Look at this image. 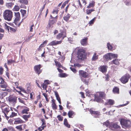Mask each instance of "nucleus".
I'll return each mask as SVG.
<instances>
[{"instance_id":"de8ad7c7","label":"nucleus","mask_w":131,"mask_h":131,"mask_svg":"<svg viewBox=\"0 0 131 131\" xmlns=\"http://www.w3.org/2000/svg\"><path fill=\"white\" fill-rule=\"evenodd\" d=\"M24 107V106L18 105L17 106L16 108L18 110L20 111L21 110H23Z\"/></svg>"},{"instance_id":"39448f33","label":"nucleus","mask_w":131,"mask_h":131,"mask_svg":"<svg viewBox=\"0 0 131 131\" xmlns=\"http://www.w3.org/2000/svg\"><path fill=\"white\" fill-rule=\"evenodd\" d=\"M105 96V94L104 92H97L95 95V101L98 102H100L102 101L101 98H103Z\"/></svg>"},{"instance_id":"f3484780","label":"nucleus","mask_w":131,"mask_h":131,"mask_svg":"<svg viewBox=\"0 0 131 131\" xmlns=\"http://www.w3.org/2000/svg\"><path fill=\"white\" fill-rule=\"evenodd\" d=\"M79 75L84 78L86 77L88 75L87 73L86 72L82 70L79 71Z\"/></svg>"},{"instance_id":"338daca9","label":"nucleus","mask_w":131,"mask_h":131,"mask_svg":"<svg viewBox=\"0 0 131 131\" xmlns=\"http://www.w3.org/2000/svg\"><path fill=\"white\" fill-rule=\"evenodd\" d=\"M42 122V126L43 125H44L46 124L45 123V120L44 119H42L41 120Z\"/></svg>"},{"instance_id":"37998d69","label":"nucleus","mask_w":131,"mask_h":131,"mask_svg":"<svg viewBox=\"0 0 131 131\" xmlns=\"http://www.w3.org/2000/svg\"><path fill=\"white\" fill-rule=\"evenodd\" d=\"M74 114V113L73 111H70L68 113V115L69 118H72L71 116Z\"/></svg>"},{"instance_id":"58836bf2","label":"nucleus","mask_w":131,"mask_h":131,"mask_svg":"<svg viewBox=\"0 0 131 131\" xmlns=\"http://www.w3.org/2000/svg\"><path fill=\"white\" fill-rule=\"evenodd\" d=\"M81 80L83 82H84L87 85H88V84L89 83V80L88 79H84L83 78H81Z\"/></svg>"},{"instance_id":"1a4fd4ad","label":"nucleus","mask_w":131,"mask_h":131,"mask_svg":"<svg viewBox=\"0 0 131 131\" xmlns=\"http://www.w3.org/2000/svg\"><path fill=\"white\" fill-rule=\"evenodd\" d=\"M14 13L15 19L14 23L15 24H17V22H18L20 18V13L19 12H15Z\"/></svg>"},{"instance_id":"6e6552de","label":"nucleus","mask_w":131,"mask_h":131,"mask_svg":"<svg viewBox=\"0 0 131 131\" xmlns=\"http://www.w3.org/2000/svg\"><path fill=\"white\" fill-rule=\"evenodd\" d=\"M42 67L41 64H38L35 66L34 67V69L36 73L39 75L42 71V70L40 69Z\"/></svg>"},{"instance_id":"cd10ccee","label":"nucleus","mask_w":131,"mask_h":131,"mask_svg":"<svg viewBox=\"0 0 131 131\" xmlns=\"http://www.w3.org/2000/svg\"><path fill=\"white\" fill-rule=\"evenodd\" d=\"M55 95H56V97L57 99L59 102V103L60 104H61V100L60 97H59V95L58 94V93L57 92H55Z\"/></svg>"},{"instance_id":"f257e3e1","label":"nucleus","mask_w":131,"mask_h":131,"mask_svg":"<svg viewBox=\"0 0 131 131\" xmlns=\"http://www.w3.org/2000/svg\"><path fill=\"white\" fill-rule=\"evenodd\" d=\"M117 123H112L110 124L109 121L108 120L104 122L103 124V126H106L107 127L109 126V129L113 130L122 131L123 130L121 128L120 126Z\"/></svg>"},{"instance_id":"4468645a","label":"nucleus","mask_w":131,"mask_h":131,"mask_svg":"<svg viewBox=\"0 0 131 131\" xmlns=\"http://www.w3.org/2000/svg\"><path fill=\"white\" fill-rule=\"evenodd\" d=\"M14 120L15 121L14 124H15L24 123L25 122L22 120L20 117L15 118Z\"/></svg>"},{"instance_id":"f8f14e48","label":"nucleus","mask_w":131,"mask_h":131,"mask_svg":"<svg viewBox=\"0 0 131 131\" xmlns=\"http://www.w3.org/2000/svg\"><path fill=\"white\" fill-rule=\"evenodd\" d=\"M9 111L10 110L8 106L4 108L2 110V112L4 114V116L7 120H8L9 117L7 116V115L8 114V113Z\"/></svg>"},{"instance_id":"09e8293b","label":"nucleus","mask_w":131,"mask_h":131,"mask_svg":"<svg viewBox=\"0 0 131 131\" xmlns=\"http://www.w3.org/2000/svg\"><path fill=\"white\" fill-rule=\"evenodd\" d=\"M94 2H93L92 3H90L89 5L88 6L87 8H90L91 7H93L94 6Z\"/></svg>"},{"instance_id":"864d4df0","label":"nucleus","mask_w":131,"mask_h":131,"mask_svg":"<svg viewBox=\"0 0 131 131\" xmlns=\"http://www.w3.org/2000/svg\"><path fill=\"white\" fill-rule=\"evenodd\" d=\"M46 126H41L39 127L38 129L39 131H42V130L44 129V128Z\"/></svg>"},{"instance_id":"13d9d810","label":"nucleus","mask_w":131,"mask_h":131,"mask_svg":"<svg viewBox=\"0 0 131 131\" xmlns=\"http://www.w3.org/2000/svg\"><path fill=\"white\" fill-rule=\"evenodd\" d=\"M43 94L44 96L45 97L46 101L48 102L49 101V100L48 99V96L47 94L45 93H43Z\"/></svg>"},{"instance_id":"3c124183","label":"nucleus","mask_w":131,"mask_h":131,"mask_svg":"<svg viewBox=\"0 0 131 131\" xmlns=\"http://www.w3.org/2000/svg\"><path fill=\"white\" fill-rule=\"evenodd\" d=\"M95 19L96 17H95L94 18H93V19L90 21V22H89V24H90V25H91L93 24L95 21Z\"/></svg>"},{"instance_id":"e2e57ef3","label":"nucleus","mask_w":131,"mask_h":131,"mask_svg":"<svg viewBox=\"0 0 131 131\" xmlns=\"http://www.w3.org/2000/svg\"><path fill=\"white\" fill-rule=\"evenodd\" d=\"M13 83H14V85L16 87V88H18V85H19L18 82H13Z\"/></svg>"},{"instance_id":"412c9836","label":"nucleus","mask_w":131,"mask_h":131,"mask_svg":"<svg viewBox=\"0 0 131 131\" xmlns=\"http://www.w3.org/2000/svg\"><path fill=\"white\" fill-rule=\"evenodd\" d=\"M20 12L21 13L22 17L24 18V19L25 18L27 17L26 10L21 9L20 10Z\"/></svg>"},{"instance_id":"bf43d9fd","label":"nucleus","mask_w":131,"mask_h":131,"mask_svg":"<svg viewBox=\"0 0 131 131\" xmlns=\"http://www.w3.org/2000/svg\"><path fill=\"white\" fill-rule=\"evenodd\" d=\"M14 62V60H8L7 61V64L8 65L11 64V63Z\"/></svg>"},{"instance_id":"7c9ffc66","label":"nucleus","mask_w":131,"mask_h":131,"mask_svg":"<svg viewBox=\"0 0 131 131\" xmlns=\"http://www.w3.org/2000/svg\"><path fill=\"white\" fill-rule=\"evenodd\" d=\"M114 103V101L111 100H109L108 102L107 103H106L105 105H107L109 104L110 105H112Z\"/></svg>"},{"instance_id":"a18cd8bd","label":"nucleus","mask_w":131,"mask_h":131,"mask_svg":"<svg viewBox=\"0 0 131 131\" xmlns=\"http://www.w3.org/2000/svg\"><path fill=\"white\" fill-rule=\"evenodd\" d=\"M21 125L17 126L15 128L19 130V131H21L23 130V128L21 127Z\"/></svg>"},{"instance_id":"052dcab7","label":"nucleus","mask_w":131,"mask_h":131,"mask_svg":"<svg viewBox=\"0 0 131 131\" xmlns=\"http://www.w3.org/2000/svg\"><path fill=\"white\" fill-rule=\"evenodd\" d=\"M4 71L3 68L1 67H0V74L2 75L3 74Z\"/></svg>"},{"instance_id":"79ce46f5","label":"nucleus","mask_w":131,"mask_h":131,"mask_svg":"<svg viewBox=\"0 0 131 131\" xmlns=\"http://www.w3.org/2000/svg\"><path fill=\"white\" fill-rule=\"evenodd\" d=\"M56 21V20L55 19H53L52 20L50 21V27L51 26V25H53L54 23H55Z\"/></svg>"},{"instance_id":"4be33fe9","label":"nucleus","mask_w":131,"mask_h":131,"mask_svg":"<svg viewBox=\"0 0 131 131\" xmlns=\"http://www.w3.org/2000/svg\"><path fill=\"white\" fill-rule=\"evenodd\" d=\"M55 101L54 99H53L52 100L51 106L53 110H56L57 109V107L55 103Z\"/></svg>"},{"instance_id":"a211bd4d","label":"nucleus","mask_w":131,"mask_h":131,"mask_svg":"<svg viewBox=\"0 0 131 131\" xmlns=\"http://www.w3.org/2000/svg\"><path fill=\"white\" fill-rule=\"evenodd\" d=\"M89 111L90 113L92 114L95 115H100V113L98 111H94L92 110L91 109H90Z\"/></svg>"},{"instance_id":"b1692460","label":"nucleus","mask_w":131,"mask_h":131,"mask_svg":"<svg viewBox=\"0 0 131 131\" xmlns=\"http://www.w3.org/2000/svg\"><path fill=\"white\" fill-rule=\"evenodd\" d=\"M8 86V84L5 81L1 84L0 87L1 88H4L5 89Z\"/></svg>"},{"instance_id":"f704fd0d","label":"nucleus","mask_w":131,"mask_h":131,"mask_svg":"<svg viewBox=\"0 0 131 131\" xmlns=\"http://www.w3.org/2000/svg\"><path fill=\"white\" fill-rule=\"evenodd\" d=\"M55 65L59 68H61L62 66L61 63L58 61H55Z\"/></svg>"},{"instance_id":"6ab92c4d","label":"nucleus","mask_w":131,"mask_h":131,"mask_svg":"<svg viewBox=\"0 0 131 131\" xmlns=\"http://www.w3.org/2000/svg\"><path fill=\"white\" fill-rule=\"evenodd\" d=\"M61 40L60 41H53L50 43V45H56L58 44H60L61 43Z\"/></svg>"},{"instance_id":"393cba45","label":"nucleus","mask_w":131,"mask_h":131,"mask_svg":"<svg viewBox=\"0 0 131 131\" xmlns=\"http://www.w3.org/2000/svg\"><path fill=\"white\" fill-rule=\"evenodd\" d=\"M87 38L83 39L81 41V45L83 46H85L87 45Z\"/></svg>"},{"instance_id":"9b49d317","label":"nucleus","mask_w":131,"mask_h":131,"mask_svg":"<svg viewBox=\"0 0 131 131\" xmlns=\"http://www.w3.org/2000/svg\"><path fill=\"white\" fill-rule=\"evenodd\" d=\"M129 78V75H124L120 79V80L122 83L125 84L128 82Z\"/></svg>"},{"instance_id":"5fc2aeb1","label":"nucleus","mask_w":131,"mask_h":131,"mask_svg":"<svg viewBox=\"0 0 131 131\" xmlns=\"http://www.w3.org/2000/svg\"><path fill=\"white\" fill-rule=\"evenodd\" d=\"M2 90L3 91H7L9 92H11L12 91V89H7L6 88H5V89H2Z\"/></svg>"},{"instance_id":"ddd939ff","label":"nucleus","mask_w":131,"mask_h":131,"mask_svg":"<svg viewBox=\"0 0 131 131\" xmlns=\"http://www.w3.org/2000/svg\"><path fill=\"white\" fill-rule=\"evenodd\" d=\"M39 83L41 85V86H42L43 89H45V90H46L48 87V85L49 84V80H45L43 83L41 82H40Z\"/></svg>"},{"instance_id":"c03bdc74","label":"nucleus","mask_w":131,"mask_h":131,"mask_svg":"<svg viewBox=\"0 0 131 131\" xmlns=\"http://www.w3.org/2000/svg\"><path fill=\"white\" fill-rule=\"evenodd\" d=\"M107 46L108 50H112V49L113 47L110 43H107Z\"/></svg>"},{"instance_id":"4d7b16f0","label":"nucleus","mask_w":131,"mask_h":131,"mask_svg":"<svg viewBox=\"0 0 131 131\" xmlns=\"http://www.w3.org/2000/svg\"><path fill=\"white\" fill-rule=\"evenodd\" d=\"M34 27V24L32 25L30 27V31L32 32L33 31Z\"/></svg>"},{"instance_id":"a19ab883","label":"nucleus","mask_w":131,"mask_h":131,"mask_svg":"<svg viewBox=\"0 0 131 131\" xmlns=\"http://www.w3.org/2000/svg\"><path fill=\"white\" fill-rule=\"evenodd\" d=\"M113 64L116 65H118L119 64V63L118 61V59H115L114 60H113L112 62Z\"/></svg>"},{"instance_id":"9d476101","label":"nucleus","mask_w":131,"mask_h":131,"mask_svg":"<svg viewBox=\"0 0 131 131\" xmlns=\"http://www.w3.org/2000/svg\"><path fill=\"white\" fill-rule=\"evenodd\" d=\"M66 32L65 30H63L59 33L56 36V38L59 39L61 38L62 37V40H63L64 37H66Z\"/></svg>"},{"instance_id":"423d86ee","label":"nucleus","mask_w":131,"mask_h":131,"mask_svg":"<svg viewBox=\"0 0 131 131\" xmlns=\"http://www.w3.org/2000/svg\"><path fill=\"white\" fill-rule=\"evenodd\" d=\"M117 54H113L112 53H108L105 54L103 58L106 60L108 61L111 60L114 58H117Z\"/></svg>"},{"instance_id":"0eeeda50","label":"nucleus","mask_w":131,"mask_h":131,"mask_svg":"<svg viewBox=\"0 0 131 131\" xmlns=\"http://www.w3.org/2000/svg\"><path fill=\"white\" fill-rule=\"evenodd\" d=\"M17 98L14 95H10L8 97V100L10 103L15 105L17 103Z\"/></svg>"},{"instance_id":"c9c22d12","label":"nucleus","mask_w":131,"mask_h":131,"mask_svg":"<svg viewBox=\"0 0 131 131\" xmlns=\"http://www.w3.org/2000/svg\"><path fill=\"white\" fill-rule=\"evenodd\" d=\"M65 58L64 56H61L59 57V60L60 61L61 63H62L64 61Z\"/></svg>"},{"instance_id":"473e14b6","label":"nucleus","mask_w":131,"mask_h":131,"mask_svg":"<svg viewBox=\"0 0 131 131\" xmlns=\"http://www.w3.org/2000/svg\"><path fill=\"white\" fill-rule=\"evenodd\" d=\"M24 99H22L21 98L19 97L18 98V100L19 102L23 104L24 105H25V101L24 100Z\"/></svg>"},{"instance_id":"72a5a7b5","label":"nucleus","mask_w":131,"mask_h":131,"mask_svg":"<svg viewBox=\"0 0 131 131\" xmlns=\"http://www.w3.org/2000/svg\"><path fill=\"white\" fill-rule=\"evenodd\" d=\"M20 9L19 7L17 5H15L13 9V10L14 11H18Z\"/></svg>"},{"instance_id":"680f3d73","label":"nucleus","mask_w":131,"mask_h":131,"mask_svg":"<svg viewBox=\"0 0 131 131\" xmlns=\"http://www.w3.org/2000/svg\"><path fill=\"white\" fill-rule=\"evenodd\" d=\"M31 37H27L26 39H25V41L26 42H28L31 39Z\"/></svg>"},{"instance_id":"0e129e2a","label":"nucleus","mask_w":131,"mask_h":131,"mask_svg":"<svg viewBox=\"0 0 131 131\" xmlns=\"http://www.w3.org/2000/svg\"><path fill=\"white\" fill-rule=\"evenodd\" d=\"M60 77H64L66 76V74L65 73L60 74Z\"/></svg>"},{"instance_id":"603ef678","label":"nucleus","mask_w":131,"mask_h":131,"mask_svg":"<svg viewBox=\"0 0 131 131\" xmlns=\"http://www.w3.org/2000/svg\"><path fill=\"white\" fill-rule=\"evenodd\" d=\"M57 118L59 121H62L63 120V117L60 115H58L57 116Z\"/></svg>"},{"instance_id":"2f4dec72","label":"nucleus","mask_w":131,"mask_h":131,"mask_svg":"<svg viewBox=\"0 0 131 131\" xmlns=\"http://www.w3.org/2000/svg\"><path fill=\"white\" fill-rule=\"evenodd\" d=\"M64 124L65 126L68 127L69 128L70 127V125L68 124L67 119L66 118H65L64 119Z\"/></svg>"},{"instance_id":"aec40b11","label":"nucleus","mask_w":131,"mask_h":131,"mask_svg":"<svg viewBox=\"0 0 131 131\" xmlns=\"http://www.w3.org/2000/svg\"><path fill=\"white\" fill-rule=\"evenodd\" d=\"M14 4L12 2L6 3L5 4V6L8 8H11Z\"/></svg>"},{"instance_id":"c756f323","label":"nucleus","mask_w":131,"mask_h":131,"mask_svg":"<svg viewBox=\"0 0 131 131\" xmlns=\"http://www.w3.org/2000/svg\"><path fill=\"white\" fill-rule=\"evenodd\" d=\"M30 117V115H23L22 117L26 121H27L28 120V118H29Z\"/></svg>"},{"instance_id":"2eb2a0df","label":"nucleus","mask_w":131,"mask_h":131,"mask_svg":"<svg viewBox=\"0 0 131 131\" xmlns=\"http://www.w3.org/2000/svg\"><path fill=\"white\" fill-rule=\"evenodd\" d=\"M29 110V108L28 107L25 106H24V108L22 110L21 112V113L23 114H28V112Z\"/></svg>"},{"instance_id":"dca6fc26","label":"nucleus","mask_w":131,"mask_h":131,"mask_svg":"<svg viewBox=\"0 0 131 131\" xmlns=\"http://www.w3.org/2000/svg\"><path fill=\"white\" fill-rule=\"evenodd\" d=\"M107 67L106 65L101 66L100 67V70L103 73L106 72L107 71Z\"/></svg>"},{"instance_id":"69168bd1","label":"nucleus","mask_w":131,"mask_h":131,"mask_svg":"<svg viewBox=\"0 0 131 131\" xmlns=\"http://www.w3.org/2000/svg\"><path fill=\"white\" fill-rule=\"evenodd\" d=\"M5 81L4 79L1 77H0V84L2 83Z\"/></svg>"},{"instance_id":"c85d7f7f","label":"nucleus","mask_w":131,"mask_h":131,"mask_svg":"<svg viewBox=\"0 0 131 131\" xmlns=\"http://www.w3.org/2000/svg\"><path fill=\"white\" fill-rule=\"evenodd\" d=\"M70 17V15L69 14H68L66 16L63 17V19L66 21H67Z\"/></svg>"},{"instance_id":"a878e982","label":"nucleus","mask_w":131,"mask_h":131,"mask_svg":"<svg viewBox=\"0 0 131 131\" xmlns=\"http://www.w3.org/2000/svg\"><path fill=\"white\" fill-rule=\"evenodd\" d=\"M8 94V93L6 92H0V96L3 98L5 96L7 95Z\"/></svg>"},{"instance_id":"ea45409f","label":"nucleus","mask_w":131,"mask_h":131,"mask_svg":"<svg viewBox=\"0 0 131 131\" xmlns=\"http://www.w3.org/2000/svg\"><path fill=\"white\" fill-rule=\"evenodd\" d=\"M7 29L8 30L9 29H9L11 31H12L13 32H15L17 30V28L14 29L13 28L10 27L9 26H7Z\"/></svg>"},{"instance_id":"6e6d98bb","label":"nucleus","mask_w":131,"mask_h":131,"mask_svg":"<svg viewBox=\"0 0 131 131\" xmlns=\"http://www.w3.org/2000/svg\"><path fill=\"white\" fill-rule=\"evenodd\" d=\"M48 42V41L46 40L44 41L43 43H42L41 44V46H42L43 47H44L46 45L47 42Z\"/></svg>"},{"instance_id":"4c0bfd02","label":"nucleus","mask_w":131,"mask_h":131,"mask_svg":"<svg viewBox=\"0 0 131 131\" xmlns=\"http://www.w3.org/2000/svg\"><path fill=\"white\" fill-rule=\"evenodd\" d=\"M113 91L114 93L118 94L119 93V89L117 87H115L113 89Z\"/></svg>"},{"instance_id":"7ed1b4c3","label":"nucleus","mask_w":131,"mask_h":131,"mask_svg":"<svg viewBox=\"0 0 131 131\" xmlns=\"http://www.w3.org/2000/svg\"><path fill=\"white\" fill-rule=\"evenodd\" d=\"M120 123L122 127L126 130L129 129L131 126V122L129 120L122 119L120 121Z\"/></svg>"},{"instance_id":"bb28decb","label":"nucleus","mask_w":131,"mask_h":131,"mask_svg":"<svg viewBox=\"0 0 131 131\" xmlns=\"http://www.w3.org/2000/svg\"><path fill=\"white\" fill-rule=\"evenodd\" d=\"M7 106V104L3 102H1L0 104V107L1 108L2 110Z\"/></svg>"},{"instance_id":"20e7f679","label":"nucleus","mask_w":131,"mask_h":131,"mask_svg":"<svg viewBox=\"0 0 131 131\" xmlns=\"http://www.w3.org/2000/svg\"><path fill=\"white\" fill-rule=\"evenodd\" d=\"M13 12L10 10H5L3 13V17L4 19L8 21H11L13 17Z\"/></svg>"},{"instance_id":"f03ea898","label":"nucleus","mask_w":131,"mask_h":131,"mask_svg":"<svg viewBox=\"0 0 131 131\" xmlns=\"http://www.w3.org/2000/svg\"><path fill=\"white\" fill-rule=\"evenodd\" d=\"M77 57L78 58L81 60H84L86 58V56L85 54V50L82 48L77 47Z\"/></svg>"},{"instance_id":"49530a36","label":"nucleus","mask_w":131,"mask_h":131,"mask_svg":"<svg viewBox=\"0 0 131 131\" xmlns=\"http://www.w3.org/2000/svg\"><path fill=\"white\" fill-rule=\"evenodd\" d=\"M20 2L25 5H27L28 3V0H20Z\"/></svg>"},{"instance_id":"774afa93","label":"nucleus","mask_w":131,"mask_h":131,"mask_svg":"<svg viewBox=\"0 0 131 131\" xmlns=\"http://www.w3.org/2000/svg\"><path fill=\"white\" fill-rule=\"evenodd\" d=\"M21 91L22 92H24L25 93H27V92L25 90L24 88H21L20 89Z\"/></svg>"},{"instance_id":"5701e85b","label":"nucleus","mask_w":131,"mask_h":131,"mask_svg":"<svg viewBox=\"0 0 131 131\" xmlns=\"http://www.w3.org/2000/svg\"><path fill=\"white\" fill-rule=\"evenodd\" d=\"M98 58V56L97 55V53L95 52L93 54L92 58V61H95Z\"/></svg>"},{"instance_id":"e433bc0d","label":"nucleus","mask_w":131,"mask_h":131,"mask_svg":"<svg viewBox=\"0 0 131 131\" xmlns=\"http://www.w3.org/2000/svg\"><path fill=\"white\" fill-rule=\"evenodd\" d=\"M17 113H16L14 112H12V113L9 116V117L12 118L17 116Z\"/></svg>"},{"instance_id":"8fccbe9b","label":"nucleus","mask_w":131,"mask_h":131,"mask_svg":"<svg viewBox=\"0 0 131 131\" xmlns=\"http://www.w3.org/2000/svg\"><path fill=\"white\" fill-rule=\"evenodd\" d=\"M58 12V10H54L53 11L52 13L53 14H54L55 15L54 16V17H56L57 16V14Z\"/></svg>"}]
</instances>
